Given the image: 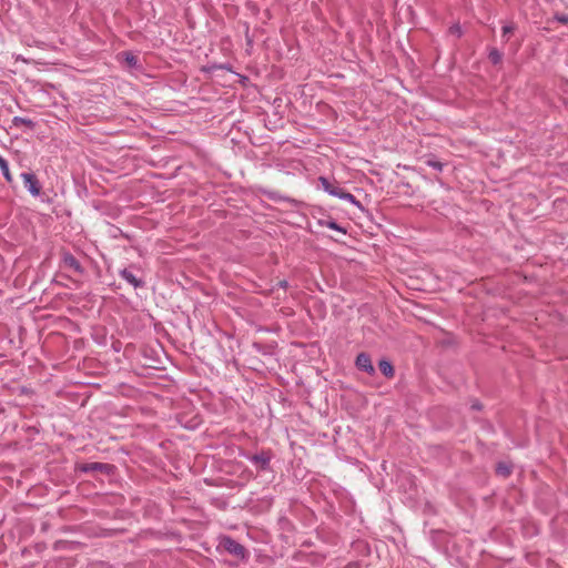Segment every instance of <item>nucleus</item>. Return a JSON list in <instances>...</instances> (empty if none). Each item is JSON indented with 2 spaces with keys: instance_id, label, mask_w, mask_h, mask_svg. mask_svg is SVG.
I'll return each instance as SVG.
<instances>
[{
  "instance_id": "nucleus-1",
  "label": "nucleus",
  "mask_w": 568,
  "mask_h": 568,
  "mask_svg": "<svg viewBox=\"0 0 568 568\" xmlns=\"http://www.w3.org/2000/svg\"><path fill=\"white\" fill-rule=\"evenodd\" d=\"M217 548L223 549L242 561H246L248 559L247 549L231 536H221L219 538Z\"/></svg>"
},
{
  "instance_id": "nucleus-2",
  "label": "nucleus",
  "mask_w": 568,
  "mask_h": 568,
  "mask_svg": "<svg viewBox=\"0 0 568 568\" xmlns=\"http://www.w3.org/2000/svg\"><path fill=\"white\" fill-rule=\"evenodd\" d=\"M318 181L321 185L323 186L324 191L327 192L332 196H336L341 200H345L351 202L352 204L356 205L358 209L364 210L363 205L359 201L356 200V197L345 191L343 187L338 186L337 184L331 183L329 180L325 176H320Z\"/></svg>"
},
{
  "instance_id": "nucleus-3",
  "label": "nucleus",
  "mask_w": 568,
  "mask_h": 568,
  "mask_svg": "<svg viewBox=\"0 0 568 568\" xmlns=\"http://www.w3.org/2000/svg\"><path fill=\"white\" fill-rule=\"evenodd\" d=\"M61 261L63 264V267L72 270L74 273L79 275H84L85 270L81 265L80 261L70 252L63 251L61 253Z\"/></svg>"
},
{
  "instance_id": "nucleus-4",
  "label": "nucleus",
  "mask_w": 568,
  "mask_h": 568,
  "mask_svg": "<svg viewBox=\"0 0 568 568\" xmlns=\"http://www.w3.org/2000/svg\"><path fill=\"white\" fill-rule=\"evenodd\" d=\"M271 458L272 454L268 450H262L261 453L248 457L251 463H253L262 471L270 470Z\"/></svg>"
},
{
  "instance_id": "nucleus-5",
  "label": "nucleus",
  "mask_w": 568,
  "mask_h": 568,
  "mask_svg": "<svg viewBox=\"0 0 568 568\" xmlns=\"http://www.w3.org/2000/svg\"><path fill=\"white\" fill-rule=\"evenodd\" d=\"M21 178L23 180L24 186L30 192L31 195L38 196L41 192V186L39 180L34 173L23 172L21 173Z\"/></svg>"
},
{
  "instance_id": "nucleus-6",
  "label": "nucleus",
  "mask_w": 568,
  "mask_h": 568,
  "mask_svg": "<svg viewBox=\"0 0 568 568\" xmlns=\"http://www.w3.org/2000/svg\"><path fill=\"white\" fill-rule=\"evenodd\" d=\"M355 365L359 371L368 375L375 374V367L372 363L371 356L367 353H359L356 357Z\"/></svg>"
},
{
  "instance_id": "nucleus-7",
  "label": "nucleus",
  "mask_w": 568,
  "mask_h": 568,
  "mask_svg": "<svg viewBox=\"0 0 568 568\" xmlns=\"http://www.w3.org/2000/svg\"><path fill=\"white\" fill-rule=\"evenodd\" d=\"M119 275L121 276V278H123L126 283L132 285L134 288H142L145 286V282L141 277H138L132 272L131 267H129V268L125 267V268L120 270Z\"/></svg>"
},
{
  "instance_id": "nucleus-8",
  "label": "nucleus",
  "mask_w": 568,
  "mask_h": 568,
  "mask_svg": "<svg viewBox=\"0 0 568 568\" xmlns=\"http://www.w3.org/2000/svg\"><path fill=\"white\" fill-rule=\"evenodd\" d=\"M111 467L112 466L109 464L94 462V463H89V464L83 465L81 470L84 473H89V471L108 473Z\"/></svg>"
},
{
  "instance_id": "nucleus-9",
  "label": "nucleus",
  "mask_w": 568,
  "mask_h": 568,
  "mask_svg": "<svg viewBox=\"0 0 568 568\" xmlns=\"http://www.w3.org/2000/svg\"><path fill=\"white\" fill-rule=\"evenodd\" d=\"M378 367L382 372V374L387 377V378H392L394 377L395 375V369H394V366L393 364L388 361V359H381L378 362Z\"/></svg>"
},
{
  "instance_id": "nucleus-10",
  "label": "nucleus",
  "mask_w": 568,
  "mask_h": 568,
  "mask_svg": "<svg viewBox=\"0 0 568 568\" xmlns=\"http://www.w3.org/2000/svg\"><path fill=\"white\" fill-rule=\"evenodd\" d=\"M318 224L322 225V226H326L331 230H334V231H337L342 234H346L347 231L344 226L339 225L335 220L333 219H328V220H320L318 221Z\"/></svg>"
},
{
  "instance_id": "nucleus-11",
  "label": "nucleus",
  "mask_w": 568,
  "mask_h": 568,
  "mask_svg": "<svg viewBox=\"0 0 568 568\" xmlns=\"http://www.w3.org/2000/svg\"><path fill=\"white\" fill-rule=\"evenodd\" d=\"M12 124L16 128H19L21 125H26L30 130H33L36 128V123L31 119L22 118V116H14L12 119Z\"/></svg>"
},
{
  "instance_id": "nucleus-12",
  "label": "nucleus",
  "mask_w": 568,
  "mask_h": 568,
  "mask_svg": "<svg viewBox=\"0 0 568 568\" xmlns=\"http://www.w3.org/2000/svg\"><path fill=\"white\" fill-rule=\"evenodd\" d=\"M124 61L130 68H139V58L130 51L122 52Z\"/></svg>"
},
{
  "instance_id": "nucleus-13",
  "label": "nucleus",
  "mask_w": 568,
  "mask_h": 568,
  "mask_svg": "<svg viewBox=\"0 0 568 568\" xmlns=\"http://www.w3.org/2000/svg\"><path fill=\"white\" fill-rule=\"evenodd\" d=\"M0 170H1L6 181L11 183L13 181V178L10 173L9 164H8L7 160H4L1 155H0Z\"/></svg>"
},
{
  "instance_id": "nucleus-14",
  "label": "nucleus",
  "mask_w": 568,
  "mask_h": 568,
  "mask_svg": "<svg viewBox=\"0 0 568 568\" xmlns=\"http://www.w3.org/2000/svg\"><path fill=\"white\" fill-rule=\"evenodd\" d=\"M511 465L505 463H498L496 466V474L503 477H508L511 474Z\"/></svg>"
},
{
  "instance_id": "nucleus-15",
  "label": "nucleus",
  "mask_w": 568,
  "mask_h": 568,
  "mask_svg": "<svg viewBox=\"0 0 568 568\" xmlns=\"http://www.w3.org/2000/svg\"><path fill=\"white\" fill-rule=\"evenodd\" d=\"M488 59L493 64H499L503 60V53L498 49L493 48L488 53Z\"/></svg>"
},
{
  "instance_id": "nucleus-16",
  "label": "nucleus",
  "mask_w": 568,
  "mask_h": 568,
  "mask_svg": "<svg viewBox=\"0 0 568 568\" xmlns=\"http://www.w3.org/2000/svg\"><path fill=\"white\" fill-rule=\"evenodd\" d=\"M425 163L426 165H428L429 168L436 170V171H442L443 168H444V163L434 159V158H429L427 160H425Z\"/></svg>"
},
{
  "instance_id": "nucleus-17",
  "label": "nucleus",
  "mask_w": 568,
  "mask_h": 568,
  "mask_svg": "<svg viewBox=\"0 0 568 568\" xmlns=\"http://www.w3.org/2000/svg\"><path fill=\"white\" fill-rule=\"evenodd\" d=\"M124 529H102L100 536L102 537H112L119 534H123Z\"/></svg>"
},
{
  "instance_id": "nucleus-18",
  "label": "nucleus",
  "mask_w": 568,
  "mask_h": 568,
  "mask_svg": "<svg viewBox=\"0 0 568 568\" xmlns=\"http://www.w3.org/2000/svg\"><path fill=\"white\" fill-rule=\"evenodd\" d=\"M554 20H556L559 23L567 24L568 23V14L565 13H556L554 16Z\"/></svg>"
},
{
  "instance_id": "nucleus-19",
  "label": "nucleus",
  "mask_w": 568,
  "mask_h": 568,
  "mask_svg": "<svg viewBox=\"0 0 568 568\" xmlns=\"http://www.w3.org/2000/svg\"><path fill=\"white\" fill-rule=\"evenodd\" d=\"M262 193L265 194L270 200H277L280 199L277 192L275 191H267V190H262Z\"/></svg>"
},
{
  "instance_id": "nucleus-20",
  "label": "nucleus",
  "mask_w": 568,
  "mask_h": 568,
  "mask_svg": "<svg viewBox=\"0 0 568 568\" xmlns=\"http://www.w3.org/2000/svg\"><path fill=\"white\" fill-rule=\"evenodd\" d=\"M452 34H456L457 37H462V28L459 24H454L449 28Z\"/></svg>"
},
{
  "instance_id": "nucleus-21",
  "label": "nucleus",
  "mask_w": 568,
  "mask_h": 568,
  "mask_svg": "<svg viewBox=\"0 0 568 568\" xmlns=\"http://www.w3.org/2000/svg\"><path fill=\"white\" fill-rule=\"evenodd\" d=\"M515 30L514 24H507L503 27V36H506L508 33H511Z\"/></svg>"
},
{
  "instance_id": "nucleus-22",
  "label": "nucleus",
  "mask_w": 568,
  "mask_h": 568,
  "mask_svg": "<svg viewBox=\"0 0 568 568\" xmlns=\"http://www.w3.org/2000/svg\"><path fill=\"white\" fill-rule=\"evenodd\" d=\"M471 408L474 410H480L483 408V405L480 404L479 400H474L473 404H471Z\"/></svg>"
},
{
  "instance_id": "nucleus-23",
  "label": "nucleus",
  "mask_w": 568,
  "mask_h": 568,
  "mask_svg": "<svg viewBox=\"0 0 568 568\" xmlns=\"http://www.w3.org/2000/svg\"><path fill=\"white\" fill-rule=\"evenodd\" d=\"M277 286L281 287V288H284L286 290L287 286H288V282L286 280H282L277 283Z\"/></svg>"
}]
</instances>
